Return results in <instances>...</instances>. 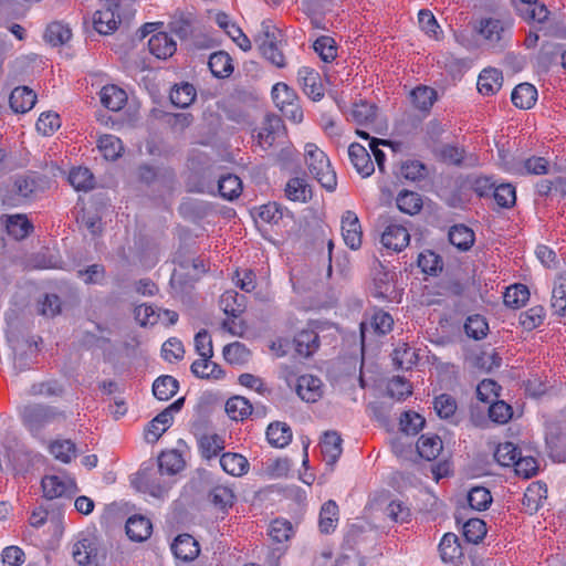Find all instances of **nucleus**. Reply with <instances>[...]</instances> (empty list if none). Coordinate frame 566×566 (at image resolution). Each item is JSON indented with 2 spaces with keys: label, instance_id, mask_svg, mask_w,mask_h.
<instances>
[{
  "label": "nucleus",
  "instance_id": "37998d69",
  "mask_svg": "<svg viewBox=\"0 0 566 566\" xmlns=\"http://www.w3.org/2000/svg\"><path fill=\"white\" fill-rule=\"evenodd\" d=\"M392 360L401 369H410L418 360V355L407 343L398 344L392 353Z\"/></svg>",
  "mask_w": 566,
  "mask_h": 566
},
{
  "label": "nucleus",
  "instance_id": "4c0bfd02",
  "mask_svg": "<svg viewBox=\"0 0 566 566\" xmlns=\"http://www.w3.org/2000/svg\"><path fill=\"white\" fill-rule=\"evenodd\" d=\"M294 343L296 352L308 357L318 348V336L313 329L302 331L295 336Z\"/></svg>",
  "mask_w": 566,
  "mask_h": 566
},
{
  "label": "nucleus",
  "instance_id": "72a5a7b5",
  "mask_svg": "<svg viewBox=\"0 0 566 566\" xmlns=\"http://www.w3.org/2000/svg\"><path fill=\"white\" fill-rule=\"evenodd\" d=\"M376 111L377 107L374 104L361 101L352 106L348 118L359 126H368L375 122Z\"/></svg>",
  "mask_w": 566,
  "mask_h": 566
},
{
  "label": "nucleus",
  "instance_id": "13d9d810",
  "mask_svg": "<svg viewBox=\"0 0 566 566\" xmlns=\"http://www.w3.org/2000/svg\"><path fill=\"white\" fill-rule=\"evenodd\" d=\"M464 331L469 337L474 339H482L486 336L489 325L483 316L475 314L467 318Z\"/></svg>",
  "mask_w": 566,
  "mask_h": 566
},
{
  "label": "nucleus",
  "instance_id": "3c124183",
  "mask_svg": "<svg viewBox=\"0 0 566 566\" xmlns=\"http://www.w3.org/2000/svg\"><path fill=\"white\" fill-rule=\"evenodd\" d=\"M222 354L231 365H243L250 358V350L240 342H233L224 346Z\"/></svg>",
  "mask_w": 566,
  "mask_h": 566
},
{
  "label": "nucleus",
  "instance_id": "0eeeda50",
  "mask_svg": "<svg viewBox=\"0 0 566 566\" xmlns=\"http://www.w3.org/2000/svg\"><path fill=\"white\" fill-rule=\"evenodd\" d=\"M283 135L284 126L282 119L276 115H266L253 137L262 149H268Z\"/></svg>",
  "mask_w": 566,
  "mask_h": 566
},
{
  "label": "nucleus",
  "instance_id": "4468645a",
  "mask_svg": "<svg viewBox=\"0 0 566 566\" xmlns=\"http://www.w3.org/2000/svg\"><path fill=\"white\" fill-rule=\"evenodd\" d=\"M216 22L242 51L248 52L252 49L250 39L243 33L241 28L232 22L227 13H217Z\"/></svg>",
  "mask_w": 566,
  "mask_h": 566
},
{
  "label": "nucleus",
  "instance_id": "c9c22d12",
  "mask_svg": "<svg viewBox=\"0 0 566 566\" xmlns=\"http://www.w3.org/2000/svg\"><path fill=\"white\" fill-rule=\"evenodd\" d=\"M546 494L547 489L545 484L533 482L524 493L523 505L530 513L536 512L541 507L543 500L546 499Z\"/></svg>",
  "mask_w": 566,
  "mask_h": 566
},
{
  "label": "nucleus",
  "instance_id": "9d476101",
  "mask_svg": "<svg viewBox=\"0 0 566 566\" xmlns=\"http://www.w3.org/2000/svg\"><path fill=\"white\" fill-rule=\"evenodd\" d=\"M342 235L345 244L357 250L361 245V227L357 214L353 211H346L342 217Z\"/></svg>",
  "mask_w": 566,
  "mask_h": 566
},
{
  "label": "nucleus",
  "instance_id": "6e6552de",
  "mask_svg": "<svg viewBox=\"0 0 566 566\" xmlns=\"http://www.w3.org/2000/svg\"><path fill=\"white\" fill-rule=\"evenodd\" d=\"M72 556L80 566H96L98 547L92 535L80 536L72 546Z\"/></svg>",
  "mask_w": 566,
  "mask_h": 566
},
{
  "label": "nucleus",
  "instance_id": "de8ad7c7",
  "mask_svg": "<svg viewBox=\"0 0 566 566\" xmlns=\"http://www.w3.org/2000/svg\"><path fill=\"white\" fill-rule=\"evenodd\" d=\"M220 196L228 200L238 198L242 191V181L235 175H226L218 182Z\"/></svg>",
  "mask_w": 566,
  "mask_h": 566
},
{
  "label": "nucleus",
  "instance_id": "b1692460",
  "mask_svg": "<svg viewBox=\"0 0 566 566\" xmlns=\"http://www.w3.org/2000/svg\"><path fill=\"white\" fill-rule=\"evenodd\" d=\"M212 357H200L191 364V373L198 378L219 380L224 371L211 360Z\"/></svg>",
  "mask_w": 566,
  "mask_h": 566
},
{
  "label": "nucleus",
  "instance_id": "a18cd8bd",
  "mask_svg": "<svg viewBox=\"0 0 566 566\" xmlns=\"http://www.w3.org/2000/svg\"><path fill=\"white\" fill-rule=\"evenodd\" d=\"M196 98V88L189 83L176 85L170 92L171 103L180 108L188 107Z\"/></svg>",
  "mask_w": 566,
  "mask_h": 566
},
{
  "label": "nucleus",
  "instance_id": "4be33fe9",
  "mask_svg": "<svg viewBox=\"0 0 566 566\" xmlns=\"http://www.w3.org/2000/svg\"><path fill=\"white\" fill-rule=\"evenodd\" d=\"M153 531V525L148 518L142 515H133L126 522V534L135 542L146 541Z\"/></svg>",
  "mask_w": 566,
  "mask_h": 566
},
{
  "label": "nucleus",
  "instance_id": "ddd939ff",
  "mask_svg": "<svg viewBox=\"0 0 566 566\" xmlns=\"http://www.w3.org/2000/svg\"><path fill=\"white\" fill-rule=\"evenodd\" d=\"M342 443L340 434L333 430L326 431L321 439L319 446L323 459L331 468L337 462L343 452Z\"/></svg>",
  "mask_w": 566,
  "mask_h": 566
},
{
  "label": "nucleus",
  "instance_id": "49530a36",
  "mask_svg": "<svg viewBox=\"0 0 566 566\" xmlns=\"http://www.w3.org/2000/svg\"><path fill=\"white\" fill-rule=\"evenodd\" d=\"M50 453L59 461L69 463L76 455L75 443L71 440H54L49 446Z\"/></svg>",
  "mask_w": 566,
  "mask_h": 566
},
{
  "label": "nucleus",
  "instance_id": "6ab92c4d",
  "mask_svg": "<svg viewBox=\"0 0 566 566\" xmlns=\"http://www.w3.org/2000/svg\"><path fill=\"white\" fill-rule=\"evenodd\" d=\"M149 52L158 59L171 56L177 49L175 40L166 32H157L148 40Z\"/></svg>",
  "mask_w": 566,
  "mask_h": 566
},
{
  "label": "nucleus",
  "instance_id": "09e8293b",
  "mask_svg": "<svg viewBox=\"0 0 566 566\" xmlns=\"http://www.w3.org/2000/svg\"><path fill=\"white\" fill-rule=\"evenodd\" d=\"M6 227L8 233L17 240L25 238L32 229L28 218L22 214L9 216Z\"/></svg>",
  "mask_w": 566,
  "mask_h": 566
},
{
  "label": "nucleus",
  "instance_id": "9b49d317",
  "mask_svg": "<svg viewBox=\"0 0 566 566\" xmlns=\"http://www.w3.org/2000/svg\"><path fill=\"white\" fill-rule=\"evenodd\" d=\"M297 80L303 92L313 101H319L324 96L322 80L315 70L302 66L298 70Z\"/></svg>",
  "mask_w": 566,
  "mask_h": 566
},
{
  "label": "nucleus",
  "instance_id": "aec40b11",
  "mask_svg": "<svg viewBox=\"0 0 566 566\" xmlns=\"http://www.w3.org/2000/svg\"><path fill=\"white\" fill-rule=\"evenodd\" d=\"M36 95L27 86L15 87L10 95V107L14 113L24 114L35 104Z\"/></svg>",
  "mask_w": 566,
  "mask_h": 566
},
{
  "label": "nucleus",
  "instance_id": "bb28decb",
  "mask_svg": "<svg viewBox=\"0 0 566 566\" xmlns=\"http://www.w3.org/2000/svg\"><path fill=\"white\" fill-rule=\"evenodd\" d=\"M439 552L444 563H455L462 557V548L459 538L453 533H447L440 541Z\"/></svg>",
  "mask_w": 566,
  "mask_h": 566
},
{
  "label": "nucleus",
  "instance_id": "5701e85b",
  "mask_svg": "<svg viewBox=\"0 0 566 566\" xmlns=\"http://www.w3.org/2000/svg\"><path fill=\"white\" fill-rule=\"evenodd\" d=\"M101 96V103L103 106H105L107 109L112 112H118L120 111L126 102H127V94L124 90L116 85H105L99 93Z\"/></svg>",
  "mask_w": 566,
  "mask_h": 566
},
{
  "label": "nucleus",
  "instance_id": "7ed1b4c3",
  "mask_svg": "<svg viewBox=\"0 0 566 566\" xmlns=\"http://www.w3.org/2000/svg\"><path fill=\"white\" fill-rule=\"evenodd\" d=\"M21 415L24 426L33 436H39L45 426L61 416L54 408L40 405L25 406Z\"/></svg>",
  "mask_w": 566,
  "mask_h": 566
},
{
  "label": "nucleus",
  "instance_id": "0e129e2a",
  "mask_svg": "<svg viewBox=\"0 0 566 566\" xmlns=\"http://www.w3.org/2000/svg\"><path fill=\"white\" fill-rule=\"evenodd\" d=\"M271 95L275 106L279 109L298 99L295 92L282 82L276 83L272 87Z\"/></svg>",
  "mask_w": 566,
  "mask_h": 566
},
{
  "label": "nucleus",
  "instance_id": "338daca9",
  "mask_svg": "<svg viewBox=\"0 0 566 566\" xmlns=\"http://www.w3.org/2000/svg\"><path fill=\"white\" fill-rule=\"evenodd\" d=\"M211 502L220 510L231 507L234 502L233 491L224 485L214 486L210 492Z\"/></svg>",
  "mask_w": 566,
  "mask_h": 566
},
{
  "label": "nucleus",
  "instance_id": "20e7f679",
  "mask_svg": "<svg viewBox=\"0 0 566 566\" xmlns=\"http://www.w3.org/2000/svg\"><path fill=\"white\" fill-rule=\"evenodd\" d=\"M184 406V398H179L158 413L144 431L145 440L155 443L172 424L174 415L180 411Z\"/></svg>",
  "mask_w": 566,
  "mask_h": 566
},
{
  "label": "nucleus",
  "instance_id": "a211bd4d",
  "mask_svg": "<svg viewBox=\"0 0 566 566\" xmlns=\"http://www.w3.org/2000/svg\"><path fill=\"white\" fill-rule=\"evenodd\" d=\"M39 190L35 178L31 176H18L11 186L12 197L9 198L14 205L31 198Z\"/></svg>",
  "mask_w": 566,
  "mask_h": 566
},
{
  "label": "nucleus",
  "instance_id": "f704fd0d",
  "mask_svg": "<svg viewBox=\"0 0 566 566\" xmlns=\"http://www.w3.org/2000/svg\"><path fill=\"white\" fill-rule=\"evenodd\" d=\"M418 23L421 31L430 39L440 41L443 38V31L439 25L433 13L428 9L418 12Z\"/></svg>",
  "mask_w": 566,
  "mask_h": 566
},
{
  "label": "nucleus",
  "instance_id": "f03ea898",
  "mask_svg": "<svg viewBox=\"0 0 566 566\" xmlns=\"http://www.w3.org/2000/svg\"><path fill=\"white\" fill-rule=\"evenodd\" d=\"M305 160L311 175L328 191L336 188L337 179L326 154L315 144L305 145Z\"/></svg>",
  "mask_w": 566,
  "mask_h": 566
},
{
  "label": "nucleus",
  "instance_id": "c85d7f7f",
  "mask_svg": "<svg viewBox=\"0 0 566 566\" xmlns=\"http://www.w3.org/2000/svg\"><path fill=\"white\" fill-rule=\"evenodd\" d=\"M158 467L160 475H174L184 469L185 460L178 451L168 450L161 452L159 455Z\"/></svg>",
  "mask_w": 566,
  "mask_h": 566
},
{
  "label": "nucleus",
  "instance_id": "bf43d9fd",
  "mask_svg": "<svg viewBox=\"0 0 566 566\" xmlns=\"http://www.w3.org/2000/svg\"><path fill=\"white\" fill-rule=\"evenodd\" d=\"M468 503L470 507L476 511H483L492 503V496L488 489L483 486L472 488L468 493Z\"/></svg>",
  "mask_w": 566,
  "mask_h": 566
},
{
  "label": "nucleus",
  "instance_id": "473e14b6",
  "mask_svg": "<svg viewBox=\"0 0 566 566\" xmlns=\"http://www.w3.org/2000/svg\"><path fill=\"white\" fill-rule=\"evenodd\" d=\"M226 412L231 420L242 421L252 413V405L242 396H233L226 402Z\"/></svg>",
  "mask_w": 566,
  "mask_h": 566
},
{
  "label": "nucleus",
  "instance_id": "f257e3e1",
  "mask_svg": "<svg viewBox=\"0 0 566 566\" xmlns=\"http://www.w3.org/2000/svg\"><path fill=\"white\" fill-rule=\"evenodd\" d=\"M254 42L262 56L279 69L286 65L281 50L282 33L272 20H263L260 31L254 35Z\"/></svg>",
  "mask_w": 566,
  "mask_h": 566
},
{
  "label": "nucleus",
  "instance_id": "c756f323",
  "mask_svg": "<svg viewBox=\"0 0 566 566\" xmlns=\"http://www.w3.org/2000/svg\"><path fill=\"white\" fill-rule=\"evenodd\" d=\"M442 440L437 434H422L417 442L419 455L428 461L434 460L442 451Z\"/></svg>",
  "mask_w": 566,
  "mask_h": 566
},
{
  "label": "nucleus",
  "instance_id": "e433bc0d",
  "mask_svg": "<svg viewBox=\"0 0 566 566\" xmlns=\"http://www.w3.org/2000/svg\"><path fill=\"white\" fill-rule=\"evenodd\" d=\"M449 241L457 249L467 251L474 242V233L470 228L463 224H457L449 231Z\"/></svg>",
  "mask_w": 566,
  "mask_h": 566
},
{
  "label": "nucleus",
  "instance_id": "39448f33",
  "mask_svg": "<svg viewBox=\"0 0 566 566\" xmlns=\"http://www.w3.org/2000/svg\"><path fill=\"white\" fill-rule=\"evenodd\" d=\"M41 484L44 496L50 500L69 496L77 491L75 480L66 473L45 475Z\"/></svg>",
  "mask_w": 566,
  "mask_h": 566
},
{
  "label": "nucleus",
  "instance_id": "f3484780",
  "mask_svg": "<svg viewBox=\"0 0 566 566\" xmlns=\"http://www.w3.org/2000/svg\"><path fill=\"white\" fill-rule=\"evenodd\" d=\"M322 381L313 375H302L297 379L296 392L306 402H315L322 396Z\"/></svg>",
  "mask_w": 566,
  "mask_h": 566
},
{
  "label": "nucleus",
  "instance_id": "4d7b16f0",
  "mask_svg": "<svg viewBox=\"0 0 566 566\" xmlns=\"http://www.w3.org/2000/svg\"><path fill=\"white\" fill-rule=\"evenodd\" d=\"M521 451L512 442L499 443L494 451L495 461L503 467H512Z\"/></svg>",
  "mask_w": 566,
  "mask_h": 566
},
{
  "label": "nucleus",
  "instance_id": "774afa93",
  "mask_svg": "<svg viewBox=\"0 0 566 566\" xmlns=\"http://www.w3.org/2000/svg\"><path fill=\"white\" fill-rule=\"evenodd\" d=\"M526 21L542 23L548 18V10L544 4L533 1L518 9Z\"/></svg>",
  "mask_w": 566,
  "mask_h": 566
},
{
  "label": "nucleus",
  "instance_id": "a878e982",
  "mask_svg": "<svg viewBox=\"0 0 566 566\" xmlns=\"http://www.w3.org/2000/svg\"><path fill=\"white\" fill-rule=\"evenodd\" d=\"M503 83L502 73L496 69L483 70L478 78V90L483 95H493L501 87Z\"/></svg>",
  "mask_w": 566,
  "mask_h": 566
},
{
  "label": "nucleus",
  "instance_id": "2f4dec72",
  "mask_svg": "<svg viewBox=\"0 0 566 566\" xmlns=\"http://www.w3.org/2000/svg\"><path fill=\"white\" fill-rule=\"evenodd\" d=\"M211 73L218 78H224L232 74L233 64L230 55L223 51L214 52L208 61Z\"/></svg>",
  "mask_w": 566,
  "mask_h": 566
},
{
  "label": "nucleus",
  "instance_id": "8fccbe9b",
  "mask_svg": "<svg viewBox=\"0 0 566 566\" xmlns=\"http://www.w3.org/2000/svg\"><path fill=\"white\" fill-rule=\"evenodd\" d=\"M410 96L415 107L428 111L437 99V92L429 86H418L411 91Z\"/></svg>",
  "mask_w": 566,
  "mask_h": 566
},
{
  "label": "nucleus",
  "instance_id": "680f3d73",
  "mask_svg": "<svg viewBox=\"0 0 566 566\" xmlns=\"http://www.w3.org/2000/svg\"><path fill=\"white\" fill-rule=\"evenodd\" d=\"M552 307L559 315L566 310V276H558L554 283Z\"/></svg>",
  "mask_w": 566,
  "mask_h": 566
},
{
  "label": "nucleus",
  "instance_id": "a19ab883",
  "mask_svg": "<svg viewBox=\"0 0 566 566\" xmlns=\"http://www.w3.org/2000/svg\"><path fill=\"white\" fill-rule=\"evenodd\" d=\"M177 379L171 376H160L153 384V394L158 400L170 399L178 390Z\"/></svg>",
  "mask_w": 566,
  "mask_h": 566
},
{
  "label": "nucleus",
  "instance_id": "423d86ee",
  "mask_svg": "<svg viewBox=\"0 0 566 566\" xmlns=\"http://www.w3.org/2000/svg\"><path fill=\"white\" fill-rule=\"evenodd\" d=\"M118 8L116 0H106L103 7L94 13L93 25L99 34H111L118 28L120 22Z\"/></svg>",
  "mask_w": 566,
  "mask_h": 566
},
{
  "label": "nucleus",
  "instance_id": "864d4df0",
  "mask_svg": "<svg viewBox=\"0 0 566 566\" xmlns=\"http://www.w3.org/2000/svg\"><path fill=\"white\" fill-rule=\"evenodd\" d=\"M69 181L75 190L87 191L93 188L94 177L90 169L77 167L70 171Z\"/></svg>",
  "mask_w": 566,
  "mask_h": 566
},
{
  "label": "nucleus",
  "instance_id": "1a4fd4ad",
  "mask_svg": "<svg viewBox=\"0 0 566 566\" xmlns=\"http://www.w3.org/2000/svg\"><path fill=\"white\" fill-rule=\"evenodd\" d=\"M510 27L511 24L509 21L495 18H485L479 21L475 27V31L483 38L489 46H496L503 41Z\"/></svg>",
  "mask_w": 566,
  "mask_h": 566
},
{
  "label": "nucleus",
  "instance_id": "e2e57ef3",
  "mask_svg": "<svg viewBox=\"0 0 566 566\" xmlns=\"http://www.w3.org/2000/svg\"><path fill=\"white\" fill-rule=\"evenodd\" d=\"M486 534L485 523L480 518H470L463 525V536L469 543L478 544Z\"/></svg>",
  "mask_w": 566,
  "mask_h": 566
},
{
  "label": "nucleus",
  "instance_id": "052dcab7",
  "mask_svg": "<svg viewBox=\"0 0 566 566\" xmlns=\"http://www.w3.org/2000/svg\"><path fill=\"white\" fill-rule=\"evenodd\" d=\"M61 126V119L57 113L43 112L36 122V129L43 136L53 135Z\"/></svg>",
  "mask_w": 566,
  "mask_h": 566
},
{
  "label": "nucleus",
  "instance_id": "79ce46f5",
  "mask_svg": "<svg viewBox=\"0 0 566 566\" xmlns=\"http://www.w3.org/2000/svg\"><path fill=\"white\" fill-rule=\"evenodd\" d=\"M398 209L407 214H415L420 211L422 200L419 193L413 191H400L396 198Z\"/></svg>",
  "mask_w": 566,
  "mask_h": 566
},
{
  "label": "nucleus",
  "instance_id": "cd10ccee",
  "mask_svg": "<svg viewBox=\"0 0 566 566\" xmlns=\"http://www.w3.org/2000/svg\"><path fill=\"white\" fill-rule=\"evenodd\" d=\"M220 465L224 472L233 476H241L249 470V462L240 453L227 452L220 458Z\"/></svg>",
  "mask_w": 566,
  "mask_h": 566
},
{
  "label": "nucleus",
  "instance_id": "ea45409f",
  "mask_svg": "<svg viewBox=\"0 0 566 566\" xmlns=\"http://www.w3.org/2000/svg\"><path fill=\"white\" fill-rule=\"evenodd\" d=\"M338 523V506L329 500L323 504L319 513V530L323 533L333 532Z\"/></svg>",
  "mask_w": 566,
  "mask_h": 566
},
{
  "label": "nucleus",
  "instance_id": "69168bd1",
  "mask_svg": "<svg viewBox=\"0 0 566 566\" xmlns=\"http://www.w3.org/2000/svg\"><path fill=\"white\" fill-rule=\"evenodd\" d=\"M199 443L202 454L207 459L218 455L224 448V441L218 434H206Z\"/></svg>",
  "mask_w": 566,
  "mask_h": 566
},
{
  "label": "nucleus",
  "instance_id": "7c9ffc66",
  "mask_svg": "<svg viewBox=\"0 0 566 566\" xmlns=\"http://www.w3.org/2000/svg\"><path fill=\"white\" fill-rule=\"evenodd\" d=\"M268 442L275 448H284L292 440V430L285 422L270 423L266 429Z\"/></svg>",
  "mask_w": 566,
  "mask_h": 566
},
{
  "label": "nucleus",
  "instance_id": "2eb2a0df",
  "mask_svg": "<svg viewBox=\"0 0 566 566\" xmlns=\"http://www.w3.org/2000/svg\"><path fill=\"white\" fill-rule=\"evenodd\" d=\"M348 156L356 171L361 177H369L374 170V163L367 149L360 144L353 143L348 147Z\"/></svg>",
  "mask_w": 566,
  "mask_h": 566
},
{
  "label": "nucleus",
  "instance_id": "c03bdc74",
  "mask_svg": "<svg viewBox=\"0 0 566 566\" xmlns=\"http://www.w3.org/2000/svg\"><path fill=\"white\" fill-rule=\"evenodd\" d=\"M72 36L71 29L62 22H52L48 25L44 39L53 46L62 45Z\"/></svg>",
  "mask_w": 566,
  "mask_h": 566
},
{
  "label": "nucleus",
  "instance_id": "58836bf2",
  "mask_svg": "<svg viewBox=\"0 0 566 566\" xmlns=\"http://www.w3.org/2000/svg\"><path fill=\"white\" fill-rule=\"evenodd\" d=\"M97 147L103 157L107 160H116L124 150L122 140L111 134L101 136Z\"/></svg>",
  "mask_w": 566,
  "mask_h": 566
},
{
  "label": "nucleus",
  "instance_id": "6e6d98bb",
  "mask_svg": "<svg viewBox=\"0 0 566 566\" xmlns=\"http://www.w3.org/2000/svg\"><path fill=\"white\" fill-rule=\"evenodd\" d=\"M313 49L324 62H332L337 56L336 42L328 35L317 38Z\"/></svg>",
  "mask_w": 566,
  "mask_h": 566
},
{
  "label": "nucleus",
  "instance_id": "603ef678",
  "mask_svg": "<svg viewBox=\"0 0 566 566\" xmlns=\"http://www.w3.org/2000/svg\"><path fill=\"white\" fill-rule=\"evenodd\" d=\"M528 289L523 284H514L509 286L503 296L505 305L513 308L523 306L528 301Z\"/></svg>",
  "mask_w": 566,
  "mask_h": 566
},
{
  "label": "nucleus",
  "instance_id": "f8f14e48",
  "mask_svg": "<svg viewBox=\"0 0 566 566\" xmlns=\"http://www.w3.org/2000/svg\"><path fill=\"white\" fill-rule=\"evenodd\" d=\"M380 241L387 250L399 252L409 244L410 234L403 226L392 223L385 229Z\"/></svg>",
  "mask_w": 566,
  "mask_h": 566
},
{
  "label": "nucleus",
  "instance_id": "dca6fc26",
  "mask_svg": "<svg viewBox=\"0 0 566 566\" xmlns=\"http://www.w3.org/2000/svg\"><path fill=\"white\" fill-rule=\"evenodd\" d=\"M171 551L176 558L189 562L193 560L200 553L198 542L189 534H182L175 538Z\"/></svg>",
  "mask_w": 566,
  "mask_h": 566
},
{
  "label": "nucleus",
  "instance_id": "393cba45",
  "mask_svg": "<svg viewBox=\"0 0 566 566\" xmlns=\"http://www.w3.org/2000/svg\"><path fill=\"white\" fill-rule=\"evenodd\" d=\"M512 103L521 109L532 108L537 101V90L530 83L518 84L512 92Z\"/></svg>",
  "mask_w": 566,
  "mask_h": 566
},
{
  "label": "nucleus",
  "instance_id": "412c9836",
  "mask_svg": "<svg viewBox=\"0 0 566 566\" xmlns=\"http://www.w3.org/2000/svg\"><path fill=\"white\" fill-rule=\"evenodd\" d=\"M394 277L395 273L392 272H379L374 279V296L386 301L397 300Z\"/></svg>",
  "mask_w": 566,
  "mask_h": 566
},
{
  "label": "nucleus",
  "instance_id": "5fc2aeb1",
  "mask_svg": "<svg viewBox=\"0 0 566 566\" xmlns=\"http://www.w3.org/2000/svg\"><path fill=\"white\" fill-rule=\"evenodd\" d=\"M286 197L292 201L305 202L311 197V189L302 178H292L285 188Z\"/></svg>",
  "mask_w": 566,
  "mask_h": 566
}]
</instances>
